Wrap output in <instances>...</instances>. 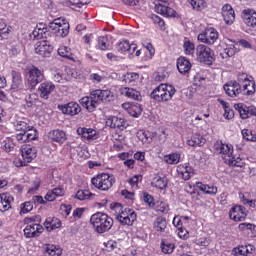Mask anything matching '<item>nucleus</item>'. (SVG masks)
I'll return each mask as SVG.
<instances>
[{
  "instance_id": "1",
  "label": "nucleus",
  "mask_w": 256,
  "mask_h": 256,
  "mask_svg": "<svg viewBox=\"0 0 256 256\" xmlns=\"http://www.w3.org/2000/svg\"><path fill=\"white\" fill-rule=\"evenodd\" d=\"M224 91L229 97H237L241 91L244 95H253L255 93V81L246 73L238 75L237 81H230L224 85Z\"/></svg>"
},
{
  "instance_id": "2",
  "label": "nucleus",
  "mask_w": 256,
  "mask_h": 256,
  "mask_svg": "<svg viewBox=\"0 0 256 256\" xmlns=\"http://www.w3.org/2000/svg\"><path fill=\"white\" fill-rule=\"evenodd\" d=\"M109 103L113 101V92L111 90H94L90 93V96H86L80 99V104L85 107L87 111H95V107L99 103Z\"/></svg>"
},
{
  "instance_id": "3",
  "label": "nucleus",
  "mask_w": 256,
  "mask_h": 256,
  "mask_svg": "<svg viewBox=\"0 0 256 256\" xmlns=\"http://www.w3.org/2000/svg\"><path fill=\"white\" fill-rule=\"evenodd\" d=\"M14 127L16 131H20V133L16 134V140L19 143H27L37 139V129L30 126L27 119L17 120L14 123Z\"/></svg>"
},
{
  "instance_id": "4",
  "label": "nucleus",
  "mask_w": 256,
  "mask_h": 256,
  "mask_svg": "<svg viewBox=\"0 0 256 256\" xmlns=\"http://www.w3.org/2000/svg\"><path fill=\"white\" fill-rule=\"evenodd\" d=\"M110 209L121 225H133V223H135L137 220L135 210L131 208H123L121 203H111Z\"/></svg>"
},
{
  "instance_id": "5",
  "label": "nucleus",
  "mask_w": 256,
  "mask_h": 256,
  "mask_svg": "<svg viewBox=\"0 0 256 256\" xmlns=\"http://www.w3.org/2000/svg\"><path fill=\"white\" fill-rule=\"evenodd\" d=\"M237 45H241L244 49H251V44L247 40L242 39L235 43L233 40L226 39L220 44V59H223V61H229V59L239 51V49H237Z\"/></svg>"
},
{
  "instance_id": "6",
  "label": "nucleus",
  "mask_w": 256,
  "mask_h": 256,
  "mask_svg": "<svg viewBox=\"0 0 256 256\" xmlns=\"http://www.w3.org/2000/svg\"><path fill=\"white\" fill-rule=\"evenodd\" d=\"M24 225V237L27 239H33V237H39L43 233L44 229L41 225V216H28L23 220Z\"/></svg>"
},
{
  "instance_id": "7",
  "label": "nucleus",
  "mask_w": 256,
  "mask_h": 256,
  "mask_svg": "<svg viewBox=\"0 0 256 256\" xmlns=\"http://www.w3.org/2000/svg\"><path fill=\"white\" fill-rule=\"evenodd\" d=\"M90 225L96 233H107L113 227V218L105 213L97 212L91 216Z\"/></svg>"
},
{
  "instance_id": "8",
  "label": "nucleus",
  "mask_w": 256,
  "mask_h": 256,
  "mask_svg": "<svg viewBox=\"0 0 256 256\" xmlns=\"http://www.w3.org/2000/svg\"><path fill=\"white\" fill-rule=\"evenodd\" d=\"M177 93L175 87L171 84H160L157 86L151 93V98L154 101H171L173 99V95Z\"/></svg>"
},
{
  "instance_id": "9",
  "label": "nucleus",
  "mask_w": 256,
  "mask_h": 256,
  "mask_svg": "<svg viewBox=\"0 0 256 256\" xmlns=\"http://www.w3.org/2000/svg\"><path fill=\"white\" fill-rule=\"evenodd\" d=\"M91 183L99 191H109L115 185V177L109 173H101L93 177Z\"/></svg>"
},
{
  "instance_id": "10",
  "label": "nucleus",
  "mask_w": 256,
  "mask_h": 256,
  "mask_svg": "<svg viewBox=\"0 0 256 256\" xmlns=\"http://www.w3.org/2000/svg\"><path fill=\"white\" fill-rule=\"evenodd\" d=\"M194 55L199 63H205V65H213V61H215V52L205 44L197 45Z\"/></svg>"
},
{
  "instance_id": "11",
  "label": "nucleus",
  "mask_w": 256,
  "mask_h": 256,
  "mask_svg": "<svg viewBox=\"0 0 256 256\" xmlns=\"http://www.w3.org/2000/svg\"><path fill=\"white\" fill-rule=\"evenodd\" d=\"M69 22L65 18H56L49 23V29L57 37H67L69 35Z\"/></svg>"
},
{
  "instance_id": "12",
  "label": "nucleus",
  "mask_w": 256,
  "mask_h": 256,
  "mask_svg": "<svg viewBox=\"0 0 256 256\" xmlns=\"http://www.w3.org/2000/svg\"><path fill=\"white\" fill-rule=\"evenodd\" d=\"M20 151L23 161L15 159L14 165H16V167H24L26 163H31V161L37 157V149L31 145H22Z\"/></svg>"
},
{
  "instance_id": "13",
  "label": "nucleus",
  "mask_w": 256,
  "mask_h": 256,
  "mask_svg": "<svg viewBox=\"0 0 256 256\" xmlns=\"http://www.w3.org/2000/svg\"><path fill=\"white\" fill-rule=\"evenodd\" d=\"M44 79L45 74L43 73V70H40L36 66H32L26 72V81L31 89H35Z\"/></svg>"
},
{
  "instance_id": "14",
  "label": "nucleus",
  "mask_w": 256,
  "mask_h": 256,
  "mask_svg": "<svg viewBox=\"0 0 256 256\" xmlns=\"http://www.w3.org/2000/svg\"><path fill=\"white\" fill-rule=\"evenodd\" d=\"M197 39L199 43H204V45H215L217 39H219V32L213 27L206 28L198 34Z\"/></svg>"
},
{
  "instance_id": "15",
  "label": "nucleus",
  "mask_w": 256,
  "mask_h": 256,
  "mask_svg": "<svg viewBox=\"0 0 256 256\" xmlns=\"http://www.w3.org/2000/svg\"><path fill=\"white\" fill-rule=\"evenodd\" d=\"M12 85H11V94L13 97L19 98L21 97V93H23V79L21 78V73L17 71H12Z\"/></svg>"
},
{
  "instance_id": "16",
  "label": "nucleus",
  "mask_w": 256,
  "mask_h": 256,
  "mask_svg": "<svg viewBox=\"0 0 256 256\" xmlns=\"http://www.w3.org/2000/svg\"><path fill=\"white\" fill-rule=\"evenodd\" d=\"M107 127L110 129H116V131H125L129 127V122L125 118H119L117 116H109L106 119Z\"/></svg>"
},
{
  "instance_id": "17",
  "label": "nucleus",
  "mask_w": 256,
  "mask_h": 256,
  "mask_svg": "<svg viewBox=\"0 0 256 256\" xmlns=\"http://www.w3.org/2000/svg\"><path fill=\"white\" fill-rule=\"evenodd\" d=\"M229 217L232 221L239 223L247 218V209L242 205H235L229 211Z\"/></svg>"
},
{
  "instance_id": "18",
  "label": "nucleus",
  "mask_w": 256,
  "mask_h": 256,
  "mask_svg": "<svg viewBox=\"0 0 256 256\" xmlns=\"http://www.w3.org/2000/svg\"><path fill=\"white\" fill-rule=\"evenodd\" d=\"M58 109L64 115H70V117H75V115H79L81 113V106L77 102H69L64 105H58Z\"/></svg>"
},
{
  "instance_id": "19",
  "label": "nucleus",
  "mask_w": 256,
  "mask_h": 256,
  "mask_svg": "<svg viewBox=\"0 0 256 256\" xmlns=\"http://www.w3.org/2000/svg\"><path fill=\"white\" fill-rule=\"evenodd\" d=\"M223 21L226 25H233L235 23V10L230 4H225L221 9Z\"/></svg>"
},
{
  "instance_id": "20",
  "label": "nucleus",
  "mask_w": 256,
  "mask_h": 256,
  "mask_svg": "<svg viewBox=\"0 0 256 256\" xmlns=\"http://www.w3.org/2000/svg\"><path fill=\"white\" fill-rule=\"evenodd\" d=\"M35 53L41 57H49L53 53V46L47 41L37 42L35 45Z\"/></svg>"
},
{
  "instance_id": "21",
  "label": "nucleus",
  "mask_w": 256,
  "mask_h": 256,
  "mask_svg": "<svg viewBox=\"0 0 256 256\" xmlns=\"http://www.w3.org/2000/svg\"><path fill=\"white\" fill-rule=\"evenodd\" d=\"M252 253H255V246L251 244L234 247L231 251L233 256H251Z\"/></svg>"
},
{
  "instance_id": "22",
  "label": "nucleus",
  "mask_w": 256,
  "mask_h": 256,
  "mask_svg": "<svg viewBox=\"0 0 256 256\" xmlns=\"http://www.w3.org/2000/svg\"><path fill=\"white\" fill-rule=\"evenodd\" d=\"M55 91V85L51 81L42 82L38 87L41 99H49V95Z\"/></svg>"
},
{
  "instance_id": "23",
  "label": "nucleus",
  "mask_w": 256,
  "mask_h": 256,
  "mask_svg": "<svg viewBox=\"0 0 256 256\" xmlns=\"http://www.w3.org/2000/svg\"><path fill=\"white\" fill-rule=\"evenodd\" d=\"M78 135L82 137L85 141H95V139H99V134L97 130L93 128H78L77 129Z\"/></svg>"
},
{
  "instance_id": "24",
  "label": "nucleus",
  "mask_w": 256,
  "mask_h": 256,
  "mask_svg": "<svg viewBox=\"0 0 256 256\" xmlns=\"http://www.w3.org/2000/svg\"><path fill=\"white\" fill-rule=\"evenodd\" d=\"M214 149L217 151V153L228 157V159L231 157V155H233V145L231 144H225L218 141L214 144Z\"/></svg>"
},
{
  "instance_id": "25",
  "label": "nucleus",
  "mask_w": 256,
  "mask_h": 256,
  "mask_svg": "<svg viewBox=\"0 0 256 256\" xmlns=\"http://www.w3.org/2000/svg\"><path fill=\"white\" fill-rule=\"evenodd\" d=\"M177 173L178 175H181L182 179L184 181H189L193 175H195V172L193 169L189 166V164H180L177 167Z\"/></svg>"
},
{
  "instance_id": "26",
  "label": "nucleus",
  "mask_w": 256,
  "mask_h": 256,
  "mask_svg": "<svg viewBox=\"0 0 256 256\" xmlns=\"http://www.w3.org/2000/svg\"><path fill=\"white\" fill-rule=\"evenodd\" d=\"M119 91L120 94L124 95V97H127L128 99H133L134 101H141V99H143L141 92L133 88L122 87Z\"/></svg>"
},
{
  "instance_id": "27",
  "label": "nucleus",
  "mask_w": 256,
  "mask_h": 256,
  "mask_svg": "<svg viewBox=\"0 0 256 256\" xmlns=\"http://www.w3.org/2000/svg\"><path fill=\"white\" fill-rule=\"evenodd\" d=\"M48 138L50 141L63 145L67 141V134L63 130H52L48 133Z\"/></svg>"
},
{
  "instance_id": "28",
  "label": "nucleus",
  "mask_w": 256,
  "mask_h": 256,
  "mask_svg": "<svg viewBox=\"0 0 256 256\" xmlns=\"http://www.w3.org/2000/svg\"><path fill=\"white\" fill-rule=\"evenodd\" d=\"M14 200L13 196L9 193L0 194V211L5 213L11 209V203Z\"/></svg>"
},
{
  "instance_id": "29",
  "label": "nucleus",
  "mask_w": 256,
  "mask_h": 256,
  "mask_svg": "<svg viewBox=\"0 0 256 256\" xmlns=\"http://www.w3.org/2000/svg\"><path fill=\"white\" fill-rule=\"evenodd\" d=\"M122 108L131 115V117H139L141 115V105L126 102L122 104Z\"/></svg>"
},
{
  "instance_id": "30",
  "label": "nucleus",
  "mask_w": 256,
  "mask_h": 256,
  "mask_svg": "<svg viewBox=\"0 0 256 256\" xmlns=\"http://www.w3.org/2000/svg\"><path fill=\"white\" fill-rule=\"evenodd\" d=\"M155 11L159 15H163V17H175L177 15V12L173 8L163 4H156Z\"/></svg>"
},
{
  "instance_id": "31",
  "label": "nucleus",
  "mask_w": 256,
  "mask_h": 256,
  "mask_svg": "<svg viewBox=\"0 0 256 256\" xmlns=\"http://www.w3.org/2000/svg\"><path fill=\"white\" fill-rule=\"evenodd\" d=\"M205 143H207V140L201 134H193L187 140V145H189V147H203Z\"/></svg>"
},
{
  "instance_id": "32",
  "label": "nucleus",
  "mask_w": 256,
  "mask_h": 256,
  "mask_svg": "<svg viewBox=\"0 0 256 256\" xmlns=\"http://www.w3.org/2000/svg\"><path fill=\"white\" fill-rule=\"evenodd\" d=\"M177 69L181 75H185L191 71V62L185 57H180L177 60Z\"/></svg>"
},
{
  "instance_id": "33",
  "label": "nucleus",
  "mask_w": 256,
  "mask_h": 256,
  "mask_svg": "<svg viewBox=\"0 0 256 256\" xmlns=\"http://www.w3.org/2000/svg\"><path fill=\"white\" fill-rule=\"evenodd\" d=\"M183 52L191 57H195V53H197V48H195V43L189 40V38H185L183 41Z\"/></svg>"
},
{
  "instance_id": "34",
  "label": "nucleus",
  "mask_w": 256,
  "mask_h": 256,
  "mask_svg": "<svg viewBox=\"0 0 256 256\" xmlns=\"http://www.w3.org/2000/svg\"><path fill=\"white\" fill-rule=\"evenodd\" d=\"M243 21L247 27H256V12L244 10Z\"/></svg>"
},
{
  "instance_id": "35",
  "label": "nucleus",
  "mask_w": 256,
  "mask_h": 256,
  "mask_svg": "<svg viewBox=\"0 0 256 256\" xmlns=\"http://www.w3.org/2000/svg\"><path fill=\"white\" fill-rule=\"evenodd\" d=\"M45 33H47V26L40 23L34 28L33 32L30 34V37L31 39H43Z\"/></svg>"
},
{
  "instance_id": "36",
  "label": "nucleus",
  "mask_w": 256,
  "mask_h": 256,
  "mask_svg": "<svg viewBox=\"0 0 256 256\" xmlns=\"http://www.w3.org/2000/svg\"><path fill=\"white\" fill-rule=\"evenodd\" d=\"M43 249L46 255H49V256H61L63 254V249H61V247L57 245L45 244L43 246Z\"/></svg>"
},
{
  "instance_id": "37",
  "label": "nucleus",
  "mask_w": 256,
  "mask_h": 256,
  "mask_svg": "<svg viewBox=\"0 0 256 256\" xmlns=\"http://www.w3.org/2000/svg\"><path fill=\"white\" fill-rule=\"evenodd\" d=\"M44 226L47 231H54V229H59L61 227V220L56 217H48L44 222Z\"/></svg>"
},
{
  "instance_id": "38",
  "label": "nucleus",
  "mask_w": 256,
  "mask_h": 256,
  "mask_svg": "<svg viewBox=\"0 0 256 256\" xmlns=\"http://www.w3.org/2000/svg\"><path fill=\"white\" fill-rule=\"evenodd\" d=\"M164 161L168 165H177L181 161V154L179 152H172L164 156Z\"/></svg>"
},
{
  "instance_id": "39",
  "label": "nucleus",
  "mask_w": 256,
  "mask_h": 256,
  "mask_svg": "<svg viewBox=\"0 0 256 256\" xmlns=\"http://www.w3.org/2000/svg\"><path fill=\"white\" fill-rule=\"evenodd\" d=\"M11 31H13V28L10 25L6 24L5 21L0 20V41H3V39H7Z\"/></svg>"
},
{
  "instance_id": "40",
  "label": "nucleus",
  "mask_w": 256,
  "mask_h": 256,
  "mask_svg": "<svg viewBox=\"0 0 256 256\" xmlns=\"http://www.w3.org/2000/svg\"><path fill=\"white\" fill-rule=\"evenodd\" d=\"M196 187L197 189H200V191H203V193H206L207 195H217V187L215 186H209L207 184L197 182Z\"/></svg>"
},
{
  "instance_id": "41",
  "label": "nucleus",
  "mask_w": 256,
  "mask_h": 256,
  "mask_svg": "<svg viewBox=\"0 0 256 256\" xmlns=\"http://www.w3.org/2000/svg\"><path fill=\"white\" fill-rule=\"evenodd\" d=\"M234 108L240 114L241 119H249V106H245V104L243 103H238L234 105Z\"/></svg>"
},
{
  "instance_id": "42",
  "label": "nucleus",
  "mask_w": 256,
  "mask_h": 256,
  "mask_svg": "<svg viewBox=\"0 0 256 256\" xmlns=\"http://www.w3.org/2000/svg\"><path fill=\"white\" fill-rule=\"evenodd\" d=\"M153 227H154L155 231H158V233H163V232H165V229H167V220H165L162 217H158L154 221Z\"/></svg>"
},
{
  "instance_id": "43",
  "label": "nucleus",
  "mask_w": 256,
  "mask_h": 256,
  "mask_svg": "<svg viewBox=\"0 0 256 256\" xmlns=\"http://www.w3.org/2000/svg\"><path fill=\"white\" fill-rule=\"evenodd\" d=\"M152 187H156V189L163 191V189L167 188V178L159 176L155 177L152 181Z\"/></svg>"
},
{
  "instance_id": "44",
  "label": "nucleus",
  "mask_w": 256,
  "mask_h": 256,
  "mask_svg": "<svg viewBox=\"0 0 256 256\" xmlns=\"http://www.w3.org/2000/svg\"><path fill=\"white\" fill-rule=\"evenodd\" d=\"M194 11H203L207 8V2L205 0H188Z\"/></svg>"
},
{
  "instance_id": "45",
  "label": "nucleus",
  "mask_w": 256,
  "mask_h": 256,
  "mask_svg": "<svg viewBox=\"0 0 256 256\" xmlns=\"http://www.w3.org/2000/svg\"><path fill=\"white\" fill-rule=\"evenodd\" d=\"M161 249H162V253H164L165 255H171V253L175 251V244L167 240H162Z\"/></svg>"
},
{
  "instance_id": "46",
  "label": "nucleus",
  "mask_w": 256,
  "mask_h": 256,
  "mask_svg": "<svg viewBox=\"0 0 256 256\" xmlns=\"http://www.w3.org/2000/svg\"><path fill=\"white\" fill-rule=\"evenodd\" d=\"M125 83H139L141 76L136 72H128L124 75Z\"/></svg>"
},
{
  "instance_id": "47",
  "label": "nucleus",
  "mask_w": 256,
  "mask_h": 256,
  "mask_svg": "<svg viewBox=\"0 0 256 256\" xmlns=\"http://www.w3.org/2000/svg\"><path fill=\"white\" fill-rule=\"evenodd\" d=\"M58 55L65 59H73V52H71V48L67 46H60L58 48Z\"/></svg>"
},
{
  "instance_id": "48",
  "label": "nucleus",
  "mask_w": 256,
  "mask_h": 256,
  "mask_svg": "<svg viewBox=\"0 0 256 256\" xmlns=\"http://www.w3.org/2000/svg\"><path fill=\"white\" fill-rule=\"evenodd\" d=\"M137 137L139 141H141L142 145H144V147H149V143H151V137H149L147 132L140 130L137 133Z\"/></svg>"
},
{
  "instance_id": "49",
  "label": "nucleus",
  "mask_w": 256,
  "mask_h": 256,
  "mask_svg": "<svg viewBox=\"0 0 256 256\" xmlns=\"http://www.w3.org/2000/svg\"><path fill=\"white\" fill-rule=\"evenodd\" d=\"M225 162L228 163L231 167H243L245 165V162L240 157H231L225 158Z\"/></svg>"
},
{
  "instance_id": "50",
  "label": "nucleus",
  "mask_w": 256,
  "mask_h": 256,
  "mask_svg": "<svg viewBox=\"0 0 256 256\" xmlns=\"http://www.w3.org/2000/svg\"><path fill=\"white\" fill-rule=\"evenodd\" d=\"M156 211H158V213H163L164 215H167V213H169L170 211L169 204L164 201H158L156 203Z\"/></svg>"
},
{
  "instance_id": "51",
  "label": "nucleus",
  "mask_w": 256,
  "mask_h": 256,
  "mask_svg": "<svg viewBox=\"0 0 256 256\" xmlns=\"http://www.w3.org/2000/svg\"><path fill=\"white\" fill-rule=\"evenodd\" d=\"M97 48L101 51H107L109 49V39L105 36L99 37Z\"/></svg>"
},
{
  "instance_id": "52",
  "label": "nucleus",
  "mask_w": 256,
  "mask_h": 256,
  "mask_svg": "<svg viewBox=\"0 0 256 256\" xmlns=\"http://www.w3.org/2000/svg\"><path fill=\"white\" fill-rule=\"evenodd\" d=\"M91 192H89V190H78L75 198L78 199V201H86V199H90L91 198Z\"/></svg>"
},
{
  "instance_id": "53",
  "label": "nucleus",
  "mask_w": 256,
  "mask_h": 256,
  "mask_svg": "<svg viewBox=\"0 0 256 256\" xmlns=\"http://www.w3.org/2000/svg\"><path fill=\"white\" fill-rule=\"evenodd\" d=\"M243 139L246 141H252V143H256V135L249 129H243L241 131Z\"/></svg>"
},
{
  "instance_id": "54",
  "label": "nucleus",
  "mask_w": 256,
  "mask_h": 256,
  "mask_svg": "<svg viewBox=\"0 0 256 256\" xmlns=\"http://www.w3.org/2000/svg\"><path fill=\"white\" fill-rule=\"evenodd\" d=\"M53 79L56 83H67L69 76L63 77V72L61 70L54 71Z\"/></svg>"
},
{
  "instance_id": "55",
  "label": "nucleus",
  "mask_w": 256,
  "mask_h": 256,
  "mask_svg": "<svg viewBox=\"0 0 256 256\" xmlns=\"http://www.w3.org/2000/svg\"><path fill=\"white\" fill-rule=\"evenodd\" d=\"M3 149L6 153H11V151H14L15 149V142H13L11 138H7L3 142Z\"/></svg>"
},
{
  "instance_id": "56",
  "label": "nucleus",
  "mask_w": 256,
  "mask_h": 256,
  "mask_svg": "<svg viewBox=\"0 0 256 256\" xmlns=\"http://www.w3.org/2000/svg\"><path fill=\"white\" fill-rule=\"evenodd\" d=\"M20 215H26V213H30L33 211V203L32 202H24L20 206Z\"/></svg>"
},
{
  "instance_id": "57",
  "label": "nucleus",
  "mask_w": 256,
  "mask_h": 256,
  "mask_svg": "<svg viewBox=\"0 0 256 256\" xmlns=\"http://www.w3.org/2000/svg\"><path fill=\"white\" fill-rule=\"evenodd\" d=\"M61 72H62V77H69V79L67 80V83H69V81H72L75 77V72L71 68H64L63 70H61Z\"/></svg>"
},
{
  "instance_id": "58",
  "label": "nucleus",
  "mask_w": 256,
  "mask_h": 256,
  "mask_svg": "<svg viewBox=\"0 0 256 256\" xmlns=\"http://www.w3.org/2000/svg\"><path fill=\"white\" fill-rule=\"evenodd\" d=\"M129 45V41H121L117 46V51H119V53H127L129 50Z\"/></svg>"
},
{
  "instance_id": "59",
  "label": "nucleus",
  "mask_w": 256,
  "mask_h": 256,
  "mask_svg": "<svg viewBox=\"0 0 256 256\" xmlns=\"http://www.w3.org/2000/svg\"><path fill=\"white\" fill-rule=\"evenodd\" d=\"M71 205H67V204H62L60 206V213L62 217H69V215H71Z\"/></svg>"
},
{
  "instance_id": "60",
  "label": "nucleus",
  "mask_w": 256,
  "mask_h": 256,
  "mask_svg": "<svg viewBox=\"0 0 256 256\" xmlns=\"http://www.w3.org/2000/svg\"><path fill=\"white\" fill-rule=\"evenodd\" d=\"M70 5L73 7H77L78 9H81L83 5H87L89 3V0H67Z\"/></svg>"
},
{
  "instance_id": "61",
  "label": "nucleus",
  "mask_w": 256,
  "mask_h": 256,
  "mask_svg": "<svg viewBox=\"0 0 256 256\" xmlns=\"http://www.w3.org/2000/svg\"><path fill=\"white\" fill-rule=\"evenodd\" d=\"M143 199H144V202L148 205V207H151V208L155 207V201L153 199V196H151L148 193H144Z\"/></svg>"
},
{
  "instance_id": "62",
  "label": "nucleus",
  "mask_w": 256,
  "mask_h": 256,
  "mask_svg": "<svg viewBox=\"0 0 256 256\" xmlns=\"http://www.w3.org/2000/svg\"><path fill=\"white\" fill-rule=\"evenodd\" d=\"M105 246V251L111 252L117 249V243L115 240H108L107 242L104 243Z\"/></svg>"
},
{
  "instance_id": "63",
  "label": "nucleus",
  "mask_w": 256,
  "mask_h": 256,
  "mask_svg": "<svg viewBox=\"0 0 256 256\" xmlns=\"http://www.w3.org/2000/svg\"><path fill=\"white\" fill-rule=\"evenodd\" d=\"M104 80L105 76L103 75H99L98 73L90 74V81H92V83H102Z\"/></svg>"
},
{
  "instance_id": "64",
  "label": "nucleus",
  "mask_w": 256,
  "mask_h": 256,
  "mask_svg": "<svg viewBox=\"0 0 256 256\" xmlns=\"http://www.w3.org/2000/svg\"><path fill=\"white\" fill-rule=\"evenodd\" d=\"M151 19H152L153 23L158 25V27L160 29H165V21H163V19H161V17H159L157 15H152Z\"/></svg>"
}]
</instances>
